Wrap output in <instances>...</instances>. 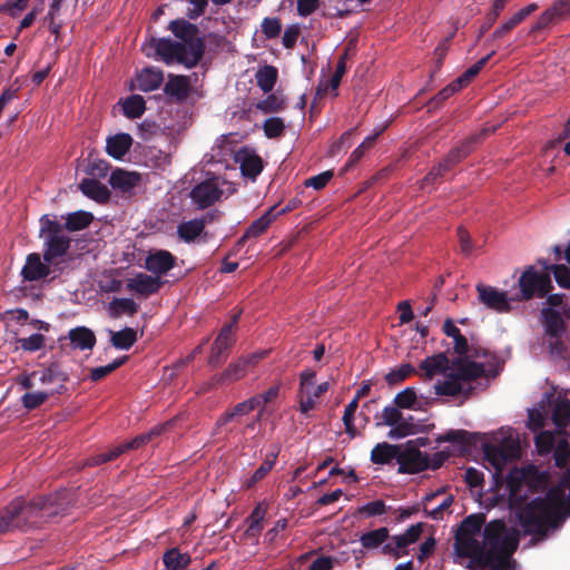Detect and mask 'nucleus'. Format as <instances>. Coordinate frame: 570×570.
I'll return each instance as SVG.
<instances>
[{"label": "nucleus", "mask_w": 570, "mask_h": 570, "mask_svg": "<svg viewBox=\"0 0 570 570\" xmlns=\"http://www.w3.org/2000/svg\"><path fill=\"white\" fill-rule=\"evenodd\" d=\"M548 479V473L534 465L514 469L507 476L509 507L524 534L535 535L538 540L546 539L550 528H558L566 517H570V468L544 497L529 500L531 494L546 489Z\"/></svg>", "instance_id": "1"}, {"label": "nucleus", "mask_w": 570, "mask_h": 570, "mask_svg": "<svg viewBox=\"0 0 570 570\" xmlns=\"http://www.w3.org/2000/svg\"><path fill=\"white\" fill-rule=\"evenodd\" d=\"M485 567L504 568L518 549L520 533L508 528L503 520L495 519L485 524L483 530Z\"/></svg>", "instance_id": "2"}, {"label": "nucleus", "mask_w": 570, "mask_h": 570, "mask_svg": "<svg viewBox=\"0 0 570 570\" xmlns=\"http://www.w3.org/2000/svg\"><path fill=\"white\" fill-rule=\"evenodd\" d=\"M21 518L27 528L40 527L48 519L63 513L72 503V494L63 489L50 495L36 497L29 501L19 497Z\"/></svg>", "instance_id": "3"}, {"label": "nucleus", "mask_w": 570, "mask_h": 570, "mask_svg": "<svg viewBox=\"0 0 570 570\" xmlns=\"http://www.w3.org/2000/svg\"><path fill=\"white\" fill-rule=\"evenodd\" d=\"M39 238L42 240V257L62 273L70 261L71 238L63 233L60 222L48 214L39 219Z\"/></svg>", "instance_id": "4"}, {"label": "nucleus", "mask_w": 570, "mask_h": 570, "mask_svg": "<svg viewBox=\"0 0 570 570\" xmlns=\"http://www.w3.org/2000/svg\"><path fill=\"white\" fill-rule=\"evenodd\" d=\"M240 315L242 311H237L219 330L210 347L207 360L209 366L218 367L227 360L232 347L236 343V332Z\"/></svg>", "instance_id": "5"}, {"label": "nucleus", "mask_w": 570, "mask_h": 570, "mask_svg": "<svg viewBox=\"0 0 570 570\" xmlns=\"http://www.w3.org/2000/svg\"><path fill=\"white\" fill-rule=\"evenodd\" d=\"M205 52V40L195 24L180 20V63L194 67Z\"/></svg>", "instance_id": "6"}, {"label": "nucleus", "mask_w": 570, "mask_h": 570, "mask_svg": "<svg viewBox=\"0 0 570 570\" xmlns=\"http://www.w3.org/2000/svg\"><path fill=\"white\" fill-rule=\"evenodd\" d=\"M223 184L226 181L219 176L207 173L206 178L193 187L189 196L198 209H206L223 197Z\"/></svg>", "instance_id": "7"}, {"label": "nucleus", "mask_w": 570, "mask_h": 570, "mask_svg": "<svg viewBox=\"0 0 570 570\" xmlns=\"http://www.w3.org/2000/svg\"><path fill=\"white\" fill-rule=\"evenodd\" d=\"M520 299L529 301L537 297H544L552 289L550 275L539 273L533 266L528 267L519 278Z\"/></svg>", "instance_id": "8"}, {"label": "nucleus", "mask_w": 570, "mask_h": 570, "mask_svg": "<svg viewBox=\"0 0 570 570\" xmlns=\"http://www.w3.org/2000/svg\"><path fill=\"white\" fill-rule=\"evenodd\" d=\"M500 125L501 124H487L480 132L471 135L460 145L453 147L441 160L443 168L448 169L449 171L454 168L459 163H461L472 153L474 145L480 144L485 137L495 132Z\"/></svg>", "instance_id": "9"}, {"label": "nucleus", "mask_w": 570, "mask_h": 570, "mask_svg": "<svg viewBox=\"0 0 570 570\" xmlns=\"http://www.w3.org/2000/svg\"><path fill=\"white\" fill-rule=\"evenodd\" d=\"M62 273L53 264L48 263L40 253H30L21 268V276L26 282H39L47 278L55 279Z\"/></svg>", "instance_id": "10"}, {"label": "nucleus", "mask_w": 570, "mask_h": 570, "mask_svg": "<svg viewBox=\"0 0 570 570\" xmlns=\"http://www.w3.org/2000/svg\"><path fill=\"white\" fill-rule=\"evenodd\" d=\"M141 51L146 57L160 60L166 65L178 61V41L169 38H157L150 36L142 46Z\"/></svg>", "instance_id": "11"}, {"label": "nucleus", "mask_w": 570, "mask_h": 570, "mask_svg": "<svg viewBox=\"0 0 570 570\" xmlns=\"http://www.w3.org/2000/svg\"><path fill=\"white\" fill-rule=\"evenodd\" d=\"M429 469L428 453L415 446V441H407L404 449L401 448L399 456V473L415 474Z\"/></svg>", "instance_id": "12"}, {"label": "nucleus", "mask_w": 570, "mask_h": 570, "mask_svg": "<svg viewBox=\"0 0 570 570\" xmlns=\"http://www.w3.org/2000/svg\"><path fill=\"white\" fill-rule=\"evenodd\" d=\"M454 549L459 557L470 558L471 563L482 568L485 567L484 548L475 537H466L455 533Z\"/></svg>", "instance_id": "13"}, {"label": "nucleus", "mask_w": 570, "mask_h": 570, "mask_svg": "<svg viewBox=\"0 0 570 570\" xmlns=\"http://www.w3.org/2000/svg\"><path fill=\"white\" fill-rule=\"evenodd\" d=\"M234 159L239 165L242 175L250 180H255L263 171V159L253 148L247 146L239 148Z\"/></svg>", "instance_id": "14"}, {"label": "nucleus", "mask_w": 570, "mask_h": 570, "mask_svg": "<svg viewBox=\"0 0 570 570\" xmlns=\"http://www.w3.org/2000/svg\"><path fill=\"white\" fill-rule=\"evenodd\" d=\"M568 17H570V0H557L541 13L530 31L539 32L557 22L566 20Z\"/></svg>", "instance_id": "15"}, {"label": "nucleus", "mask_w": 570, "mask_h": 570, "mask_svg": "<svg viewBox=\"0 0 570 570\" xmlns=\"http://www.w3.org/2000/svg\"><path fill=\"white\" fill-rule=\"evenodd\" d=\"M476 291L479 294V301L488 308L498 313L510 312L511 305L505 292H501L495 287L483 284H478Z\"/></svg>", "instance_id": "16"}, {"label": "nucleus", "mask_w": 570, "mask_h": 570, "mask_svg": "<svg viewBox=\"0 0 570 570\" xmlns=\"http://www.w3.org/2000/svg\"><path fill=\"white\" fill-rule=\"evenodd\" d=\"M21 518L20 498H14L3 509L0 510V530L8 533L14 530H24Z\"/></svg>", "instance_id": "17"}, {"label": "nucleus", "mask_w": 570, "mask_h": 570, "mask_svg": "<svg viewBox=\"0 0 570 570\" xmlns=\"http://www.w3.org/2000/svg\"><path fill=\"white\" fill-rule=\"evenodd\" d=\"M451 370L452 376H455L460 382L465 384V386L471 385L470 383L472 381L484 375L483 364L464 358L452 361Z\"/></svg>", "instance_id": "18"}, {"label": "nucleus", "mask_w": 570, "mask_h": 570, "mask_svg": "<svg viewBox=\"0 0 570 570\" xmlns=\"http://www.w3.org/2000/svg\"><path fill=\"white\" fill-rule=\"evenodd\" d=\"M518 452L519 448L515 444L484 445V455L487 460L490 461L495 469H500L507 461L517 458Z\"/></svg>", "instance_id": "19"}, {"label": "nucleus", "mask_w": 570, "mask_h": 570, "mask_svg": "<svg viewBox=\"0 0 570 570\" xmlns=\"http://www.w3.org/2000/svg\"><path fill=\"white\" fill-rule=\"evenodd\" d=\"M160 284L159 278L139 273L135 277L128 279L126 287L129 292H135L138 295L148 297L158 292Z\"/></svg>", "instance_id": "20"}, {"label": "nucleus", "mask_w": 570, "mask_h": 570, "mask_svg": "<svg viewBox=\"0 0 570 570\" xmlns=\"http://www.w3.org/2000/svg\"><path fill=\"white\" fill-rule=\"evenodd\" d=\"M164 81L163 71L154 68L146 67L137 73L135 80L131 81L132 88L142 91H150L158 88Z\"/></svg>", "instance_id": "21"}, {"label": "nucleus", "mask_w": 570, "mask_h": 570, "mask_svg": "<svg viewBox=\"0 0 570 570\" xmlns=\"http://www.w3.org/2000/svg\"><path fill=\"white\" fill-rule=\"evenodd\" d=\"M473 392V386L463 384L455 376H452L450 372L443 382L435 384V394L444 396H458L463 395L465 399L469 397Z\"/></svg>", "instance_id": "22"}, {"label": "nucleus", "mask_w": 570, "mask_h": 570, "mask_svg": "<svg viewBox=\"0 0 570 570\" xmlns=\"http://www.w3.org/2000/svg\"><path fill=\"white\" fill-rule=\"evenodd\" d=\"M247 372L246 361L240 357L232 362L222 373L212 377L213 386H220L227 383L236 382L245 376Z\"/></svg>", "instance_id": "23"}, {"label": "nucleus", "mask_w": 570, "mask_h": 570, "mask_svg": "<svg viewBox=\"0 0 570 570\" xmlns=\"http://www.w3.org/2000/svg\"><path fill=\"white\" fill-rule=\"evenodd\" d=\"M541 322L544 326L546 334L549 337L562 336L566 331V323L561 314L554 308H542Z\"/></svg>", "instance_id": "24"}, {"label": "nucleus", "mask_w": 570, "mask_h": 570, "mask_svg": "<svg viewBox=\"0 0 570 570\" xmlns=\"http://www.w3.org/2000/svg\"><path fill=\"white\" fill-rule=\"evenodd\" d=\"M175 265V257L166 250H158L149 254L145 262V267L155 274H164Z\"/></svg>", "instance_id": "25"}, {"label": "nucleus", "mask_w": 570, "mask_h": 570, "mask_svg": "<svg viewBox=\"0 0 570 570\" xmlns=\"http://www.w3.org/2000/svg\"><path fill=\"white\" fill-rule=\"evenodd\" d=\"M401 445L387 442L377 443L371 451V461L374 464H390L393 460L399 463Z\"/></svg>", "instance_id": "26"}, {"label": "nucleus", "mask_w": 570, "mask_h": 570, "mask_svg": "<svg viewBox=\"0 0 570 570\" xmlns=\"http://www.w3.org/2000/svg\"><path fill=\"white\" fill-rule=\"evenodd\" d=\"M449 363L446 354L440 352L421 361L419 370L423 371L424 376L431 380L436 374L445 373L449 368Z\"/></svg>", "instance_id": "27"}, {"label": "nucleus", "mask_w": 570, "mask_h": 570, "mask_svg": "<svg viewBox=\"0 0 570 570\" xmlns=\"http://www.w3.org/2000/svg\"><path fill=\"white\" fill-rule=\"evenodd\" d=\"M79 188L88 198L100 204L107 203L110 198L109 189L95 178H83Z\"/></svg>", "instance_id": "28"}, {"label": "nucleus", "mask_w": 570, "mask_h": 570, "mask_svg": "<svg viewBox=\"0 0 570 570\" xmlns=\"http://www.w3.org/2000/svg\"><path fill=\"white\" fill-rule=\"evenodd\" d=\"M68 337L72 347L81 351L91 350L96 344L95 333L86 326L71 328L68 333Z\"/></svg>", "instance_id": "29"}, {"label": "nucleus", "mask_w": 570, "mask_h": 570, "mask_svg": "<svg viewBox=\"0 0 570 570\" xmlns=\"http://www.w3.org/2000/svg\"><path fill=\"white\" fill-rule=\"evenodd\" d=\"M132 138L129 134H117L107 139L106 150L115 159H121L130 149Z\"/></svg>", "instance_id": "30"}, {"label": "nucleus", "mask_w": 570, "mask_h": 570, "mask_svg": "<svg viewBox=\"0 0 570 570\" xmlns=\"http://www.w3.org/2000/svg\"><path fill=\"white\" fill-rule=\"evenodd\" d=\"M140 181V176L136 173L116 169L111 173L109 184L112 188L119 189L124 193L130 191Z\"/></svg>", "instance_id": "31"}, {"label": "nucleus", "mask_w": 570, "mask_h": 570, "mask_svg": "<svg viewBox=\"0 0 570 570\" xmlns=\"http://www.w3.org/2000/svg\"><path fill=\"white\" fill-rule=\"evenodd\" d=\"M139 309V305L132 298H118L115 297L107 307L108 314L111 318H119L126 314L134 316Z\"/></svg>", "instance_id": "32"}, {"label": "nucleus", "mask_w": 570, "mask_h": 570, "mask_svg": "<svg viewBox=\"0 0 570 570\" xmlns=\"http://www.w3.org/2000/svg\"><path fill=\"white\" fill-rule=\"evenodd\" d=\"M255 79L257 86L265 92H271L278 79V70L274 66L265 65L258 67Z\"/></svg>", "instance_id": "33"}, {"label": "nucleus", "mask_w": 570, "mask_h": 570, "mask_svg": "<svg viewBox=\"0 0 570 570\" xmlns=\"http://www.w3.org/2000/svg\"><path fill=\"white\" fill-rule=\"evenodd\" d=\"M94 215L90 212L77 210L66 216L63 229L68 232H79L87 228L94 220Z\"/></svg>", "instance_id": "34"}, {"label": "nucleus", "mask_w": 570, "mask_h": 570, "mask_svg": "<svg viewBox=\"0 0 570 570\" xmlns=\"http://www.w3.org/2000/svg\"><path fill=\"white\" fill-rule=\"evenodd\" d=\"M423 527L424 524L419 522L409 527L404 533L393 535L392 541L395 542V548H400L401 551H407V547L420 539Z\"/></svg>", "instance_id": "35"}, {"label": "nucleus", "mask_w": 570, "mask_h": 570, "mask_svg": "<svg viewBox=\"0 0 570 570\" xmlns=\"http://www.w3.org/2000/svg\"><path fill=\"white\" fill-rule=\"evenodd\" d=\"M39 375V381L42 384H51L55 382H67L68 375L61 370V366L57 362L50 363L47 367L41 371H35L31 376Z\"/></svg>", "instance_id": "36"}, {"label": "nucleus", "mask_w": 570, "mask_h": 570, "mask_svg": "<svg viewBox=\"0 0 570 570\" xmlns=\"http://www.w3.org/2000/svg\"><path fill=\"white\" fill-rule=\"evenodd\" d=\"M266 514V509L263 508L262 503H258L246 518L247 529L245 531L246 537L257 538L263 530V521Z\"/></svg>", "instance_id": "37"}, {"label": "nucleus", "mask_w": 570, "mask_h": 570, "mask_svg": "<svg viewBox=\"0 0 570 570\" xmlns=\"http://www.w3.org/2000/svg\"><path fill=\"white\" fill-rule=\"evenodd\" d=\"M390 539V530L385 527L368 531L360 537V542L367 550L377 549Z\"/></svg>", "instance_id": "38"}, {"label": "nucleus", "mask_w": 570, "mask_h": 570, "mask_svg": "<svg viewBox=\"0 0 570 570\" xmlns=\"http://www.w3.org/2000/svg\"><path fill=\"white\" fill-rule=\"evenodd\" d=\"M443 332L446 336L454 340V352L459 355H465L469 351L468 340L461 334L459 327L455 326L452 320H445L443 324Z\"/></svg>", "instance_id": "39"}, {"label": "nucleus", "mask_w": 570, "mask_h": 570, "mask_svg": "<svg viewBox=\"0 0 570 570\" xmlns=\"http://www.w3.org/2000/svg\"><path fill=\"white\" fill-rule=\"evenodd\" d=\"M204 230V222L198 218L183 222L180 223V240L185 243L199 242Z\"/></svg>", "instance_id": "40"}, {"label": "nucleus", "mask_w": 570, "mask_h": 570, "mask_svg": "<svg viewBox=\"0 0 570 570\" xmlns=\"http://www.w3.org/2000/svg\"><path fill=\"white\" fill-rule=\"evenodd\" d=\"M275 209L276 206H273L263 216L255 219L245 230V237L255 238L265 233L272 222L276 219V215H274Z\"/></svg>", "instance_id": "41"}, {"label": "nucleus", "mask_w": 570, "mask_h": 570, "mask_svg": "<svg viewBox=\"0 0 570 570\" xmlns=\"http://www.w3.org/2000/svg\"><path fill=\"white\" fill-rule=\"evenodd\" d=\"M551 420L559 429H566L570 423V401L558 400L552 409Z\"/></svg>", "instance_id": "42"}, {"label": "nucleus", "mask_w": 570, "mask_h": 570, "mask_svg": "<svg viewBox=\"0 0 570 570\" xmlns=\"http://www.w3.org/2000/svg\"><path fill=\"white\" fill-rule=\"evenodd\" d=\"M110 333V342L118 350H129L137 341V332L131 327Z\"/></svg>", "instance_id": "43"}, {"label": "nucleus", "mask_w": 570, "mask_h": 570, "mask_svg": "<svg viewBox=\"0 0 570 570\" xmlns=\"http://www.w3.org/2000/svg\"><path fill=\"white\" fill-rule=\"evenodd\" d=\"M483 514H470L463 519L455 533L461 535L475 537L484 524Z\"/></svg>", "instance_id": "44"}, {"label": "nucleus", "mask_w": 570, "mask_h": 570, "mask_svg": "<svg viewBox=\"0 0 570 570\" xmlns=\"http://www.w3.org/2000/svg\"><path fill=\"white\" fill-rule=\"evenodd\" d=\"M419 432V424L414 422L413 416L403 417L396 426L390 430L387 433L391 439H403L407 435H412Z\"/></svg>", "instance_id": "45"}, {"label": "nucleus", "mask_w": 570, "mask_h": 570, "mask_svg": "<svg viewBox=\"0 0 570 570\" xmlns=\"http://www.w3.org/2000/svg\"><path fill=\"white\" fill-rule=\"evenodd\" d=\"M490 58V55L483 57L479 61H476L473 66L468 68L461 76H459L455 80L452 81V85L459 91L463 87H465L470 81L480 72V70L485 66Z\"/></svg>", "instance_id": "46"}, {"label": "nucleus", "mask_w": 570, "mask_h": 570, "mask_svg": "<svg viewBox=\"0 0 570 570\" xmlns=\"http://www.w3.org/2000/svg\"><path fill=\"white\" fill-rule=\"evenodd\" d=\"M416 374V368L410 363L402 364L397 368L391 370L385 375V381L389 385H396L405 381L409 376Z\"/></svg>", "instance_id": "47"}, {"label": "nucleus", "mask_w": 570, "mask_h": 570, "mask_svg": "<svg viewBox=\"0 0 570 570\" xmlns=\"http://www.w3.org/2000/svg\"><path fill=\"white\" fill-rule=\"evenodd\" d=\"M402 416H403L402 412L395 404L387 405L383 409V411L380 415L381 421H377L376 425L377 426L387 425L393 429L394 426H396V424L400 423V421H402Z\"/></svg>", "instance_id": "48"}, {"label": "nucleus", "mask_w": 570, "mask_h": 570, "mask_svg": "<svg viewBox=\"0 0 570 570\" xmlns=\"http://www.w3.org/2000/svg\"><path fill=\"white\" fill-rule=\"evenodd\" d=\"M358 407V403L356 400H352L345 407L344 414H343V423L345 426V432L348 434L351 439L356 438L357 430L354 425V415Z\"/></svg>", "instance_id": "49"}, {"label": "nucleus", "mask_w": 570, "mask_h": 570, "mask_svg": "<svg viewBox=\"0 0 570 570\" xmlns=\"http://www.w3.org/2000/svg\"><path fill=\"white\" fill-rule=\"evenodd\" d=\"M45 336L40 333H35L29 337H21L17 340L18 348L24 352H37L45 346Z\"/></svg>", "instance_id": "50"}, {"label": "nucleus", "mask_w": 570, "mask_h": 570, "mask_svg": "<svg viewBox=\"0 0 570 570\" xmlns=\"http://www.w3.org/2000/svg\"><path fill=\"white\" fill-rule=\"evenodd\" d=\"M263 129L267 138H278L284 134L285 122L279 117H269L264 121Z\"/></svg>", "instance_id": "51"}, {"label": "nucleus", "mask_w": 570, "mask_h": 570, "mask_svg": "<svg viewBox=\"0 0 570 570\" xmlns=\"http://www.w3.org/2000/svg\"><path fill=\"white\" fill-rule=\"evenodd\" d=\"M471 433L464 430H450L446 433L440 435L436 441L439 443L442 442H450V443H458L462 445H468L471 443Z\"/></svg>", "instance_id": "52"}, {"label": "nucleus", "mask_w": 570, "mask_h": 570, "mask_svg": "<svg viewBox=\"0 0 570 570\" xmlns=\"http://www.w3.org/2000/svg\"><path fill=\"white\" fill-rule=\"evenodd\" d=\"M537 451L540 455L550 453L554 449L556 440L551 432L541 431L534 440Z\"/></svg>", "instance_id": "53"}, {"label": "nucleus", "mask_w": 570, "mask_h": 570, "mask_svg": "<svg viewBox=\"0 0 570 570\" xmlns=\"http://www.w3.org/2000/svg\"><path fill=\"white\" fill-rule=\"evenodd\" d=\"M416 393L413 387H406L394 397V404L399 409H415Z\"/></svg>", "instance_id": "54"}, {"label": "nucleus", "mask_w": 570, "mask_h": 570, "mask_svg": "<svg viewBox=\"0 0 570 570\" xmlns=\"http://www.w3.org/2000/svg\"><path fill=\"white\" fill-rule=\"evenodd\" d=\"M49 395L50 394L47 392H28L22 395L21 403L24 409L31 411L43 404L48 400Z\"/></svg>", "instance_id": "55"}, {"label": "nucleus", "mask_w": 570, "mask_h": 570, "mask_svg": "<svg viewBox=\"0 0 570 570\" xmlns=\"http://www.w3.org/2000/svg\"><path fill=\"white\" fill-rule=\"evenodd\" d=\"M249 412L247 410H245V406L242 402L237 403L235 406H233L232 409H228L227 411H225L218 419H217V422H216V425L218 428L220 426H224L226 425L228 422L237 419V417H240L243 415H246L248 414Z\"/></svg>", "instance_id": "56"}, {"label": "nucleus", "mask_w": 570, "mask_h": 570, "mask_svg": "<svg viewBox=\"0 0 570 570\" xmlns=\"http://www.w3.org/2000/svg\"><path fill=\"white\" fill-rule=\"evenodd\" d=\"M342 77L340 75L333 73L328 80L321 81L317 86L316 95L318 97H323L326 95L335 96L336 90L340 86Z\"/></svg>", "instance_id": "57"}, {"label": "nucleus", "mask_w": 570, "mask_h": 570, "mask_svg": "<svg viewBox=\"0 0 570 570\" xmlns=\"http://www.w3.org/2000/svg\"><path fill=\"white\" fill-rule=\"evenodd\" d=\"M547 269L553 272L556 282L563 288H570V268L566 265H550L546 266Z\"/></svg>", "instance_id": "58"}, {"label": "nucleus", "mask_w": 570, "mask_h": 570, "mask_svg": "<svg viewBox=\"0 0 570 570\" xmlns=\"http://www.w3.org/2000/svg\"><path fill=\"white\" fill-rule=\"evenodd\" d=\"M446 173H449V170L443 168V164L440 161L438 166H434L422 179V188L440 183Z\"/></svg>", "instance_id": "59"}, {"label": "nucleus", "mask_w": 570, "mask_h": 570, "mask_svg": "<svg viewBox=\"0 0 570 570\" xmlns=\"http://www.w3.org/2000/svg\"><path fill=\"white\" fill-rule=\"evenodd\" d=\"M570 458V445L568 441L561 440L554 448L553 459L558 468H563Z\"/></svg>", "instance_id": "60"}, {"label": "nucleus", "mask_w": 570, "mask_h": 570, "mask_svg": "<svg viewBox=\"0 0 570 570\" xmlns=\"http://www.w3.org/2000/svg\"><path fill=\"white\" fill-rule=\"evenodd\" d=\"M165 104H176L178 101V75H169L165 88Z\"/></svg>", "instance_id": "61"}, {"label": "nucleus", "mask_w": 570, "mask_h": 570, "mask_svg": "<svg viewBox=\"0 0 570 570\" xmlns=\"http://www.w3.org/2000/svg\"><path fill=\"white\" fill-rule=\"evenodd\" d=\"M158 434H159V430L153 429L151 431H149L147 433L137 435L136 438H134L129 442L124 443L122 445L126 451L136 450V449H139L140 446L147 444L148 442H150L153 436L158 435Z\"/></svg>", "instance_id": "62"}, {"label": "nucleus", "mask_w": 570, "mask_h": 570, "mask_svg": "<svg viewBox=\"0 0 570 570\" xmlns=\"http://www.w3.org/2000/svg\"><path fill=\"white\" fill-rule=\"evenodd\" d=\"M334 174L332 170H325L318 175L312 176L305 180L306 187H313L316 190L323 189L328 181L333 178Z\"/></svg>", "instance_id": "63"}, {"label": "nucleus", "mask_w": 570, "mask_h": 570, "mask_svg": "<svg viewBox=\"0 0 570 570\" xmlns=\"http://www.w3.org/2000/svg\"><path fill=\"white\" fill-rule=\"evenodd\" d=\"M281 30L282 24L277 18H265L262 22V31L269 39L278 37Z\"/></svg>", "instance_id": "64"}]
</instances>
